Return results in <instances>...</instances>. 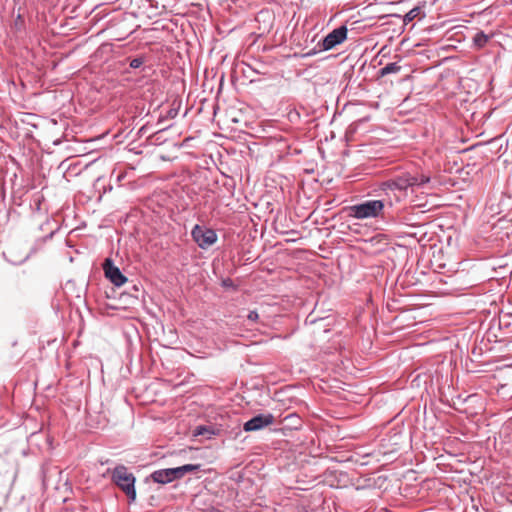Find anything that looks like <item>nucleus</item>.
Segmentation results:
<instances>
[{"instance_id": "obj_14", "label": "nucleus", "mask_w": 512, "mask_h": 512, "mask_svg": "<svg viewBox=\"0 0 512 512\" xmlns=\"http://www.w3.org/2000/svg\"><path fill=\"white\" fill-rule=\"evenodd\" d=\"M420 13V8H413L411 9L405 16H404V22H411L414 20Z\"/></svg>"}, {"instance_id": "obj_15", "label": "nucleus", "mask_w": 512, "mask_h": 512, "mask_svg": "<svg viewBox=\"0 0 512 512\" xmlns=\"http://www.w3.org/2000/svg\"><path fill=\"white\" fill-rule=\"evenodd\" d=\"M143 63H144V58L137 57L130 61V67L133 69H137V68L141 67Z\"/></svg>"}, {"instance_id": "obj_19", "label": "nucleus", "mask_w": 512, "mask_h": 512, "mask_svg": "<svg viewBox=\"0 0 512 512\" xmlns=\"http://www.w3.org/2000/svg\"><path fill=\"white\" fill-rule=\"evenodd\" d=\"M449 467H450V471L454 468L453 463L451 461H450Z\"/></svg>"}, {"instance_id": "obj_18", "label": "nucleus", "mask_w": 512, "mask_h": 512, "mask_svg": "<svg viewBox=\"0 0 512 512\" xmlns=\"http://www.w3.org/2000/svg\"><path fill=\"white\" fill-rule=\"evenodd\" d=\"M210 512H223V511L220 509H217V508H212Z\"/></svg>"}, {"instance_id": "obj_16", "label": "nucleus", "mask_w": 512, "mask_h": 512, "mask_svg": "<svg viewBox=\"0 0 512 512\" xmlns=\"http://www.w3.org/2000/svg\"><path fill=\"white\" fill-rule=\"evenodd\" d=\"M259 318L257 311H250L247 315V319L251 322H256Z\"/></svg>"}, {"instance_id": "obj_10", "label": "nucleus", "mask_w": 512, "mask_h": 512, "mask_svg": "<svg viewBox=\"0 0 512 512\" xmlns=\"http://www.w3.org/2000/svg\"><path fill=\"white\" fill-rule=\"evenodd\" d=\"M457 173L459 175H462L464 174L465 176L463 177H459L461 179V182L457 181L456 178H450V185L452 186H458V189L459 190H463L465 186L468 185L469 183V172L468 171H463L461 169H458L457 170Z\"/></svg>"}, {"instance_id": "obj_22", "label": "nucleus", "mask_w": 512, "mask_h": 512, "mask_svg": "<svg viewBox=\"0 0 512 512\" xmlns=\"http://www.w3.org/2000/svg\"><path fill=\"white\" fill-rule=\"evenodd\" d=\"M456 198L457 199H462V195H458Z\"/></svg>"}, {"instance_id": "obj_21", "label": "nucleus", "mask_w": 512, "mask_h": 512, "mask_svg": "<svg viewBox=\"0 0 512 512\" xmlns=\"http://www.w3.org/2000/svg\"><path fill=\"white\" fill-rule=\"evenodd\" d=\"M162 131H164V129L158 130V132L156 133V135H157V134H159V133H161Z\"/></svg>"}, {"instance_id": "obj_12", "label": "nucleus", "mask_w": 512, "mask_h": 512, "mask_svg": "<svg viewBox=\"0 0 512 512\" xmlns=\"http://www.w3.org/2000/svg\"><path fill=\"white\" fill-rule=\"evenodd\" d=\"M452 206H455L456 210L459 213L450 211V214L453 213V214H455L456 218H459L461 221H464L466 219V217H467L468 205L466 203L464 205H457V204H451L450 203V207H452Z\"/></svg>"}, {"instance_id": "obj_11", "label": "nucleus", "mask_w": 512, "mask_h": 512, "mask_svg": "<svg viewBox=\"0 0 512 512\" xmlns=\"http://www.w3.org/2000/svg\"><path fill=\"white\" fill-rule=\"evenodd\" d=\"M400 69L401 67L397 63H388L386 66L379 70V75L386 76L388 74H395L398 73Z\"/></svg>"}, {"instance_id": "obj_20", "label": "nucleus", "mask_w": 512, "mask_h": 512, "mask_svg": "<svg viewBox=\"0 0 512 512\" xmlns=\"http://www.w3.org/2000/svg\"><path fill=\"white\" fill-rule=\"evenodd\" d=\"M449 48L452 49L455 48V46L450 43Z\"/></svg>"}, {"instance_id": "obj_17", "label": "nucleus", "mask_w": 512, "mask_h": 512, "mask_svg": "<svg viewBox=\"0 0 512 512\" xmlns=\"http://www.w3.org/2000/svg\"><path fill=\"white\" fill-rule=\"evenodd\" d=\"M222 284L225 287H230V286H232V280L231 279L223 280Z\"/></svg>"}, {"instance_id": "obj_9", "label": "nucleus", "mask_w": 512, "mask_h": 512, "mask_svg": "<svg viewBox=\"0 0 512 512\" xmlns=\"http://www.w3.org/2000/svg\"><path fill=\"white\" fill-rule=\"evenodd\" d=\"M221 428L214 425H200L194 430V436H206L208 439L214 435H219Z\"/></svg>"}, {"instance_id": "obj_1", "label": "nucleus", "mask_w": 512, "mask_h": 512, "mask_svg": "<svg viewBox=\"0 0 512 512\" xmlns=\"http://www.w3.org/2000/svg\"><path fill=\"white\" fill-rule=\"evenodd\" d=\"M429 182V177L425 175H411L409 173L399 176L395 179L384 181L381 184V190L387 191H403L411 187H421Z\"/></svg>"}, {"instance_id": "obj_8", "label": "nucleus", "mask_w": 512, "mask_h": 512, "mask_svg": "<svg viewBox=\"0 0 512 512\" xmlns=\"http://www.w3.org/2000/svg\"><path fill=\"white\" fill-rule=\"evenodd\" d=\"M347 37V28L340 26L330 32L322 41V49L330 50L341 44Z\"/></svg>"}, {"instance_id": "obj_4", "label": "nucleus", "mask_w": 512, "mask_h": 512, "mask_svg": "<svg viewBox=\"0 0 512 512\" xmlns=\"http://www.w3.org/2000/svg\"><path fill=\"white\" fill-rule=\"evenodd\" d=\"M350 216L356 219L376 218L384 210V203L382 200H367L360 204L351 206Z\"/></svg>"}, {"instance_id": "obj_2", "label": "nucleus", "mask_w": 512, "mask_h": 512, "mask_svg": "<svg viewBox=\"0 0 512 512\" xmlns=\"http://www.w3.org/2000/svg\"><path fill=\"white\" fill-rule=\"evenodd\" d=\"M200 466V464H185L175 468L159 469L151 474V479L159 484H168L183 478L187 473L198 471Z\"/></svg>"}, {"instance_id": "obj_5", "label": "nucleus", "mask_w": 512, "mask_h": 512, "mask_svg": "<svg viewBox=\"0 0 512 512\" xmlns=\"http://www.w3.org/2000/svg\"><path fill=\"white\" fill-rule=\"evenodd\" d=\"M192 239L201 249H207L217 242L218 236L211 228L196 224L191 231Z\"/></svg>"}, {"instance_id": "obj_3", "label": "nucleus", "mask_w": 512, "mask_h": 512, "mask_svg": "<svg viewBox=\"0 0 512 512\" xmlns=\"http://www.w3.org/2000/svg\"><path fill=\"white\" fill-rule=\"evenodd\" d=\"M112 481L126 494L130 502L136 499L135 481L133 473L124 465L116 466L112 471Z\"/></svg>"}, {"instance_id": "obj_7", "label": "nucleus", "mask_w": 512, "mask_h": 512, "mask_svg": "<svg viewBox=\"0 0 512 512\" xmlns=\"http://www.w3.org/2000/svg\"><path fill=\"white\" fill-rule=\"evenodd\" d=\"M103 270L106 278L117 287L122 286L127 281V278L122 274L120 269L114 265L110 258L105 259Z\"/></svg>"}, {"instance_id": "obj_13", "label": "nucleus", "mask_w": 512, "mask_h": 512, "mask_svg": "<svg viewBox=\"0 0 512 512\" xmlns=\"http://www.w3.org/2000/svg\"><path fill=\"white\" fill-rule=\"evenodd\" d=\"M488 40L489 37L483 32L477 33L473 38L475 45L479 48L483 47L488 42Z\"/></svg>"}, {"instance_id": "obj_6", "label": "nucleus", "mask_w": 512, "mask_h": 512, "mask_svg": "<svg viewBox=\"0 0 512 512\" xmlns=\"http://www.w3.org/2000/svg\"><path fill=\"white\" fill-rule=\"evenodd\" d=\"M274 422L275 417L273 414H258L244 423L243 430L246 432L259 431L274 424Z\"/></svg>"}]
</instances>
